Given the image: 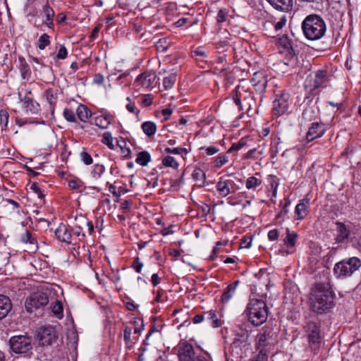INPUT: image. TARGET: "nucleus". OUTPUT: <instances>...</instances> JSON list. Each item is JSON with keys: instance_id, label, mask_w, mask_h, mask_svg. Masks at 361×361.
I'll use <instances>...</instances> for the list:
<instances>
[{"instance_id": "obj_1", "label": "nucleus", "mask_w": 361, "mask_h": 361, "mask_svg": "<svg viewBox=\"0 0 361 361\" xmlns=\"http://www.w3.org/2000/svg\"><path fill=\"white\" fill-rule=\"evenodd\" d=\"M334 293L327 283H319L315 285L312 292L311 305L314 312L322 314L334 305Z\"/></svg>"}, {"instance_id": "obj_2", "label": "nucleus", "mask_w": 361, "mask_h": 361, "mask_svg": "<svg viewBox=\"0 0 361 361\" xmlns=\"http://www.w3.org/2000/svg\"><path fill=\"white\" fill-rule=\"evenodd\" d=\"M302 30L307 39L317 40L324 35L326 30V23L320 16L311 14L303 20Z\"/></svg>"}, {"instance_id": "obj_3", "label": "nucleus", "mask_w": 361, "mask_h": 361, "mask_svg": "<svg viewBox=\"0 0 361 361\" xmlns=\"http://www.w3.org/2000/svg\"><path fill=\"white\" fill-rule=\"evenodd\" d=\"M245 314L253 325L259 326L267 319L268 308L267 304L262 300L250 299Z\"/></svg>"}, {"instance_id": "obj_4", "label": "nucleus", "mask_w": 361, "mask_h": 361, "mask_svg": "<svg viewBox=\"0 0 361 361\" xmlns=\"http://www.w3.org/2000/svg\"><path fill=\"white\" fill-rule=\"evenodd\" d=\"M249 334L247 331H243L237 334L229 349V354H226V361H240L245 356L247 348Z\"/></svg>"}, {"instance_id": "obj_5", "label": "nucleus", "mask_w": 361, "mask_h": 361, "mask_svg": "<svg viewBox=\"0 0 361 361\" xmlns=\"http://www.w3.org/2000/svg\"><path fill=\"white\" fill-rule=\"evenodd\" d=\"M361 267V259L356 257L345 258L337 262L334 268V273L338 279L351 276Z\"/></svg>"}, {"instance_id": "obj_6", "label": "nucleus", "mask_w": 361, "mask_h": 361, "mask_svg": "<svg viewBox=\"0 0 361 361\" xmlns=\"http://www.w3.org/2000/svg\"><path fill=\"white\" fill-rule=\"evenodd\" d=\"M9 343L12 351L15 353H28L33 348L32 339L27 334L12 336Z\"/></svg>"}, {"instance_id": "obj_7", "label": "nucleus", "mask_w": 361, "mask_h": 361, "mask_svg": "<svg viewBox=\"0 0 361 361\" xmlns=\"http://www.w3.org/2000/svg\"><path fill=\"white\" fill-rule=\"evenodd\" d=\"M49 302L47 293L37 291L32 293L27 298L25 307L27 312L32 313L35 310L44 307Z\"/></svg>"}, {"instance_id": "obj_8", "label": "nucleus", "mask_w": 361, "mask_h": 361, "mask_svg": "<svg viewBox=\"0 0 361 361\" xmlns=\"http://www.w3.org/2000/svg\"><path fill=\"white\" fill-rule=\"evenodd\" d=\"M275 340L270 331L259 333L257 336V347L259 354L267 355L273 350Z\"/></svg>"}, {"instance_id": "obj_9", "label": "nucleus", "mask_w": 361, "mask_h": 361, "mask_svg": "<svg viewBox=\"0 0 361 361\" xmlns=\"http://www.w3.org/2000/svg\"><path fill=\"white\" fill-rule=\"evenodd\" d=\"M19 100L23 103V107L27 113L37 114L39 111V104L33 99L31 91H26L25 95L18 93Z\"/></svg>"}, {"instance_id": "obj_10", "label": "nucleus", "mask_w": 361, "mask_h": 361, "mask_svg": "<svg viewBox=\"0 0 361 361\" xmlns=\"http://www.w3.org/2000/svg\"><path fill=\"white\" fill-rule=\"evenodd\" d=\"M290 95L287 93H283L280 97L276 99L273 102L272 111L275 116H281L285 114H289L288 99Z\"/></svg>"}, {"instance_id": "obj_11", "label": "nucleus", "mask_w": 361, "mask_h": 361, "mask_svg": "<svg viewBox=\"0 0 361 361\" xmlns=\"http://www.w3.org/2000/svg\"><path fill=\"white\" fill-rule=\"evenodd\" d=\"M39 343L42 345H49L56 342L58 338L54 328L51 326L42 327L38 332Z\"/></svg>"}, {"instance_id": "obj_12", "label": "nucleus", "mask_w": 361, "mask_h": 361, "mask_svg": "<svg viewBox=\"0 0 361 361\" xmlns=\"http://www.w3.org/2000/svg\"><path fill=\"white\" fill-rule=\"evenodd\" d=\"M216 188L219 195L226 197L230 193H233L239 189L235 183L229 178H221L216 184Z\"/></svg>"}, {"instance_id": "obj_13", "label": "nucleus", "mask_w": 361, "mask_h": 361, "mask_svg": "<svg viewBox=\"0 0 361 361\" xmlns=\"http://www.w3.org/2000/svg\"><path fill=\"white\" fill-rule=\"evenodd\" d=\"M252 85L259 93H263L267 85V75L263 71L255 72L250 80Z\"/></svg>"}, {"instance_id": "obj_14", "label": "nucleus", "mask_w": 361, "mask_h": 361, "mask_svg": "<svg viewBox=\"0 0 361 361\" xmlns=\"http://www.w3.org/2000/svg\"><path fill=\"white\" fill-rule=\"evenodd\" d=\"M195 352L193 346L188 342H180L178 345V357L180 361H193Z\"/></svg>"}, {"instance_id": "obj_15", "label": "nucleus", "mask_w": 361, "mask_h": 361, "mask_svg": "<svg viewBox=\"0 0 361 361\" xmlns=\"http://www.w3.org/2000/svg\"><path fill=\"white\" fill-rule=\"evenodd\" d=\"M156 78L157 75L154 72L145 71L137 77L135 82L137 86L149 89L152 87Z\"/></svg>"}, {"instance_id": "obj_16", "label": "nucleus", "mask_w": 361, "mask_h": 361, "mask_svg": "<svg viewBox=\"0 0 361 361\" xmlns=\"http://www.w3.org/2000/svg\"><path fill=\"white\" fill-rule=\"evenodd\" d=\"M279 43L284 49H287L288 51V56L286 59V61H284L281 65V69L283 72H286L285 68L290 64L293 56L292 53V51L293 50L292 41L288 37L287 35H283L281 38H280Z\"/></svg>"}, {"instance_id": "obj_17", "label": "nucleus", "mask_w": 361, "mask_h": 361, "mask_svg": "<svg viewBox=\"0 0 361 361\" xmlns=\"http://www.w3.org/2000/svg\"><path fill=\"white\" fill-rule=\"evenodd\" d=\"M325 128L322 123H313L306 134V140L310 142L317 137H322L325 133Z\"/></svg>"}, {"instance_id": "obj_18", "label": "nucleus", "mask_w": 361, "mask_h": 361, "mask_svg": "<svg viewBox=\"0 0 361 361\" xmlns=\"http://www.w3.org/2000/svg\"><path fill=\"white\" fill-rule=\"evenodd\" d=\"M292 274H286V277L283 282L284 286V300L286 302L292 303L293 301V283L291 279Z\"/></svg>"}, {"instance_id": "obj_19", "label": "nucleus", "mask_w": 361, "mask_h": 361, "mask_svg": "<svg viewBox=\"0 0 361 361\" xmlns=\"http://www.w3.org/2000/svg\"><path fill=\"white\" fill-rule=\"evenodd\" d=\"M286 237L283 239V245L279 250V252L282 256L286 257L292 253L289 249L293 248V234L290 233V229H286Z\"/></svg>"}, {"instance_id": "obj_20", "label": "nucleus", "mask_w": 361, "mask_h": 361, "mask_svg": "<svg viewBox=\"0 0 361 361\" xmlns=\"http://www.w3.org/2000/svg\"><path fill=\"white\" fill-rule=\"evenodd\" d=\"M55 235L57 239L67 244L71 243V233L68 227L61 224L55 231Z\"/></svg>"}, {"instance_id": "obj_21", "label": "nucleus", "mask_w": 361, "mask_h": 361, "mask_svg": "<svg viewBox=\"0 0 361 361\" xmlns=\"http://www.w3.org/2000/svg\"><path fill=\"white\" fill-rule=\"evenodd\" d=\"M310 206V200L304 198L295 207V216H297V219L302 220L308 214V208Z\"/></svg>"}, {"instance_id": "obj_22", "label": "nucleus", "mask_w": 361, "mask_h": 361, "mask_svg": "<svg viewBox=\"0 0 361 361\" xmlns=\"http://www.w3.org/2000/svg\"><path fill=\"white\" fill-rule=\"evenodd\" d=\"M12 309L10 298L6 295H0V320L5 318Z\"/></svg>"}, {"instance_id": "obj_23", "label": "nucleus", "mask_w": 361, "mask_h": 361, "mask_svg": "<svg viewBox=\"0 0 361 361\" xmlns=\"http://www.w3.org/2000/svg\"><path fill=\"white\" fill-rule=\"evenodd\" d=\"M307 329L310 331L309 341L310 343L314 345L318 344L320 342L319 330L314 322H310L307 325Z\"/></svg>"}, {"instance_id": "obj_24", "label": "nucleus", "mask_w": 361, "mask_h": 361, "mask_svg": "<svg viewBox=\"0 0 361 361\" xmlns=\"http://www.w3.org/2000/svg\"><path fill=\"white\" fill-rule=\"evenodd\" d=\"M113 119L114 116L110 114L99 115L94 118V124L102 129H106L111 123Z\"/></svg>"}, {"instance_id": "obj_25", "label": "nucleus", "mask_w": 361, "mask_h": 361, "mask_svg": "<svg viewBox=\"0 0 361 361\" xmlns=\"http://www.w3.org/2000/svg\"><path fill=\"white\" fill-rule=\"evenodd\" d=\"M239 283L238 281H235L233 283L228 285L221 296V302L223 303L228 302V300L233 298L235 293L236 288Z\"/></svg>"}, {"instance_id": "obj_26", "label": "nucleus", "mask_w": 361, "mask_h": 361, "mask_svg": "<svg viewBox=\"0 0 361 361\" xmlns=\"http://www.w3.org/2000/svg\"><path fill=\"white\" fill-rule=\"evenodd\" d=\"M275 8L281 11H288L292 6V0H267Z\"/></svg>"}, {"instance_id": "obj_27", "label": "nucleus", "mask_w": 361, "mask_h": 361, "mask_svg": "<svg viewBox=\"0 0 361 361\" xmlns=\"http://www.w3.org/2000/svg\"><path fill=\"white\" fill-rule=\"evenodd\" d=\"M77 116L82 122H87L92 116L91 111L83 104H80L76 110Z\"/></svg>"}, {"instance_id": "obj_28", "label": "nucleus", "mask_w": 361, "mask_h": 361, "mask_svg": "<svg viewBox=\"0 0 361 361\" xmlns=\"http://www.w3.org/2000/svg\"><path fill=\"white\" fill-rule=\"evenodd\" d=\"M327 72L326 71L319 70L315 75L314 81V87L319 88L326 82Z\"/></svg>"}, {"instance_id": "obj_29", "label": "nucleus", "mask_w": 361, "mask_h": 361, "mask_svg": "<svg viewBox=\"0 0 361 361\" xmlns=\"http://www.w3.org/2000/svg\"><path fill=\"white\" fill-rule=\"evenodd\" d=\"M143 132L148 136H153L157 131V126L152 121H145L141 126Z\"/></svg>"}, {"instance_id": "obj_30", "label": "nucleus", "mask_w": 361, "mask_h": 361, "mask_svg": "<svg viewBox=\"0 0 361 361\" xmlns=\"http://www.w3.org/2000/svg\"><path fill=\"white\" fill-rule=\"evenodd\" d=\"M150 161V154L147 151H142L139 152L135 159L136 163L141 166H147Z\"/></svg>"}, {"instance_id": "obj_31", "label": "nucleus", "mask_w": 361, "mask_h": 361, "mask_svg": "<svg viewBox=\"0 0 361 361\" xmlns=\"http://www.w3.org/2000/svg\"><path fill=\"white\" fill-rule=\"evenodd\" d=\"M20 65V71L23 79L29 80L30 77V69L29 68L28 64L25 62L24 59H19Z\"/></svg>"}, {"instance_id": "obj_32", "label": "nucleus", "mask_w": 361, "mask_h": 361, "mask_svg": "<svg viewBox=\"0 0 361 361\" xmlns=\"http://www.w3.org/2000/svg\"><path fill=\"white\" fill-rule=\"evenodd\" d=\"M46 97L48 102L50 104L51 109H54L57 102V93L56 91L53 89H48L46 90Z\"/></svg>"}, {"instance_id": "obj_33", "label": "nucleus", "mask_w": 361, "mask_h": 361, "mask_svg": "<svg viewBox=\"0 0 361 361\" xmlns=\"http://www.w3.org/2000/svg\"><path fill=\"white\" fill-rule=\"evenodd\" d=\"M193 179L199 183L200 186H202L205 182V173L200 169H195L192 174Z\"/></svg>"}, {"instance_id": "obj_34", "label": "nucleus", "mask_w": 361, "mask_h": 361, "mask_svg": "<svg viewBox=\"0 0 361 361\" xmlns=\"http://www.w3.org/2000/svg\"><path fill=\"white\" fill-rule=\"evenodd\" d=\"M43 11L46 16V21L47 25L50 27L53 25L52 18L54 16V10L49 6L48 4L44 6Z\"/></svg>"}, {"instance_id": "obj_35", "label": "nucleus", "mask_w": 361, "mask_h": 361, "mask_svg": "<svg viewBox=\"0 0 361 361\" xmlns=\"http://www.w3.org/2000/svg\"><path fill=\"white\" fill-rule=\"evenodd\" d=\"M105 172V167L102 164H95L92 171V176L95 180L99 179Z\"/></svg>"}, {"instance_id": "obj_36", "label": "nucleus", "mask_w": 361, "mask_h": 361, "mask_svg": "<svg viewBox=\"0 0 361 361\" xmlns=\"http://www.w3.org/2000/svg\"><path fill=\"white\" fill-rule=\"evenodd\" d=\"M261 184V179H258L255 176H250L246 180V188L248 190H254Z\"/></svg>"}, {"instance_id": "obj_37", "label": "nucleus", "mask_w": 361, "mask_h": 361, "mask_svg": "<svg viewBox=\"0 0 361 361\" xmlns=\"http://www.w3.org/2000/svg\"><path fill=\"white\" fill-rule=\"evenodd\" d=\"M176 81V75L171 74L168 77H165L163 80V85L166 90H171Z\"/></svg>"}, {"instance_id": "obj_38", "label": "nucleus", "mask_w": 361, "mask_h": 361, "mask_svg": "<svg viewBox=\"0 0 361 361\" xmlns=\"http://www.w3.org/2000/svg\"><path fill=\"white\" fill-rule=\"evenodd\" d=\"M207 320L214 326L217 327L221 325V322L217 319L216 314L214 312H208L206 313Z\"/></svg>"}, {"instance_id": "obj_39", "label": "nucleus", "mask_w": 361, "mask_h": 361, "mask_svg": "<svg viewBox=\"0 0 361 361\" xmlns=\"http://www.w3.org/2000/svg\"><path fill=\"white\" fill-rule=\"evenodd\" d=\"M162 164L164 166L171 167L175 169H178L179 166L175 159L171 156H166L164 157L162 160Z\"/></svg>"}, {"instance_id": "obj_40", "label": "nucleus", "mask_w": 361, "mask_h": 361, "mask_svg": "<svg viewBox=\"0 0 361 361\" xmlns=\"http://www.w3.org/2000/svg\"><path fill=\"white\" fill-rule=\"evenodd\" d=\"M50 44L49 36L47 33L42 35L38 39V48L44 49Z\"/></svg>"}, {"instance_id": "obj_41", "label": "nucleus", "mask_w": 361, "mask_h": 361, "mask_svg": "<svg viewBox=\"0 0 361 361\" xmlns=\"http://www.w3.org/2000/svg\"><path fill=\"white\" fill-rule=\"evenodd\" d=\"M9 114L5 109L0 110V125L1 129H4L7 127L8 123Z\"/></svg>"}, {"instance_id": "obj_42", "label": "nucleus", "mask_w": 361, "mask_h": 361, "mask_svg": "<svg viewBox=\"0 0 361 361\" xmlns=\"http://www.w3.org/2000/svg\"><path fill=\"white\" fill-rule=\"evenodd\" d=\"M102 142L103 144L107 145L110 149H114V145L113 144V137L110 132L104 133Z\"/></svg>"}, {"instance_id": "obj_43", "label": "nucleus", "mask_w": 361, "mask_h": 361, "mask_svg": "<svg viewBox=\"0 0 361 361\" xmlns=\"http://www.w3.org/2000/svg\"><path fill=\"white\" fill-rule=\"evenodd\" d=\"M21 241L25 243H30L31 245L36 244V240L32 237V233L29 231H26L21 235Z\"/></svg>"}, {"instance_id": "obj_44", "label": "nucleus", "mask_w": 361, "mask_h": 361, "mask_svg": "<svg viewBox=\"0 0 361 361\" xmlns=\"http://www.w3.org/2000/svg\"><path fill=\"white\" fill-rule=\"evenodd\" d=\"M247 144L245 138H241L238 142L233 143L231 147L228 150V152H231L233 151H238L245 147Z\"/></svg>"}, {"instance_id": "obj_45", "label": "nucleus", "mask_w": 361, "mask_h": 361, "mask_svg": "<svg viewBox=\"0 0 361 361\" xmlns=\"http://www.w3.org/2000/svg\"><path fill=\"white\" fill-rule=\"evenodd\" d=\"M131 328L126 326L123 331V338L128 348L131 347L133 341L131 340Z\"/></svg>"}, {"instance_id": "obj_46", "label": "nucleus", "mask_w": 361, "mask_h": 361, "mask_svg": "<svg viewBox=\"0 0 361 361\" xmlns=\"http://www.w3.org/2000/svg\"><path fill=\"white\" fill-rule=\"evenodd\" d=\"M228 161V159L226 155L224 154H220L219 156L216 158L214 161V166L216 168H220L225 164H226Z\"/></svg>"}, {"instance_id": "obj_47", "label": "nucleus", "mask_w": 361, "mask_h": 361, "mask_svg": "<svg viewBox=\"0 0 361 361\" xmlns=\"http://www.w3.org/2000/svg\"><path fill=\"white\" fill-rule=\"evenodd\" d=\"M340 233L336 236V241L337 243L342 242L344 239L347 238L348 236V233L345 228V227L340 224Z\"/></svg>"}, {"instance_id": "obj_48", "label": "nucleus", "mask_w": 361, "mask_h": 361, "mask_svg": "<svg viewBox=\"0 0 361 361\" xmlns=\"http://www.w3.org/2000/svg\"><path fill=\"white\" fill-rule=\"evenodd\" d=\"M240 90H241V88L240 87V86L236 87V88L235 90V94L233 97V101H234L235 104L238 106L239 110L243 109L241 101H240V97H241Z\"/></svg>"}, {"instance_id": "obj_49", "label": "nucleus", "mask_w": 361, "mask_h": 361, "mask_svg": "<svg viewBox=\"0 0 361 361\" xmlns=\"http://www.w3.org/2000/svg\"><path fill=\"white\" fill-rule=\"evenodd\" d=\"M63 305L60 302H56L52 306L53 313L58 317H61L63 314Z\"/></svg>"}, {"instance_id": "obj_50", "label": "nucleus", "mask_w": 361, "mask_h": 361, "mask_svg": "<svg viewBox=\"0 0 361 361\" xmlns=\"http://www.w3.org/2000/svg\"><path fill=\"white\" fill-rule=\"evenodd\" d=\"M165 152L169 154H187L188 151L185 148L183 147H176V148H170L166 147L165 149Z\"/></svg>"}, {"instance_id": "obj_51", "label": "nucleus", "mask_w": 361, "mask_h": 361, "mask_svg": "<svg viewBox=\"0 0 361 361\" xmlns=\"http://www.w3.org/2000/svg\"><path fill=\"white\" fill-rule=\"evenodd\" d=\"M63 116L68 121L75 122L76 121L75 113L71 109H65L63 111Z\"/></svg>"}, {"instance_id": "obj_52", "label": "nucleus", "mask_w": 361, "mask_h": 361, "mask_svg": "<svg viewBox=\"0 0 361 361\" xmlns=\"http://www.w3.org/2000/svg\"><path fill=\"white\" fill-rule=\"evenodd\" d=\"M131 267L133 268L137 273L141 272L143 264L140 261V258L138 257L133 259Z\"/></svg>"}, {"instance_id": "obj_53", "label": "nucleus", "mask_w": 361, "mask_h": 361, "mask_svg": "<svg viewBox=\"0 0 361 361\" xmlns=\"http://www.w3.org/2000/svg\"><path fill=\"white\" fill-rule=\"evenodd\" d=\"M80 158L83 163L86 165H90L92 163V158L90 154L86 152H82L80 153Z\"/></svg>"}, {"instance_id": "obj_54", "label": "nucleus", "mask_w": 361, "mask_h": 361, "mask_svg": "<svg viewBox=\"0 0 361 361\" xmlns=\"http://www.w3.org/2000/svg\"><path fill=\"white\" fill-rule=\"evenodd\" d=\"M126 100L128 102V103L126 104V109L130 113H136L137 114H139L140 111H136V106L134 102H132L130 97H127Z\"/></svg>"}, {"instance_id": "obj_55", "label": "nucleus", "mask_w": 361, "mask_h": 361, "mask_svg": "<svg viewBox=\"0 0 361 361\" xmlns=\"http://www.w3.org/2000/svg\"><path fill=\"white\" fill-rule=\"evenodd\" d=\"M227 12L225 10L221 9L217 14L216 20L217 23L221 24L226 21Z\"/></svg>"}, {"instance_id": "obj_56", "label": "nucleus", "mask_w": 361, "mask_h": 361, "mask_svg": "<svg viewBox=\"0 0 361 361\" xmlns=\"http://www.w3.org/2000/svg\"><path fill=\"white\" fill-rule=\"evenodd\" d=\"M68 51L66 48L64 46H61L57 54H56V59H65L67 56Z\"/></svg>"}, {"instance_id": "obj_57", "label": "nucleus", "mask_w": 361, "mask_h": 361, "mask_svg": "<svg viewBox=\"0 0 361 361\" xmlns=\"http://www.w3.org/2000/svg\"><path fill=\"white\" fill-rule=\"evenodd\" d=\"M134 324L135 325V327L134 329V333L135 334H140L141 331L143 329L144 324L143 321L142 320H135Z\"/></svg>"}, {"instance_id": "obj_58", "label": "nucleus", "mask_w": 361, "mask_h": 361, "mask_svg": "<svg viewBox=\"0 0 361 361\" xmlns=\"http://www.w3.org/2000/svg\"><path fill=\"white\" fill-rule=\"evenodd\" d=\"M142 104L145 106H149L152 103V97L151 94H145L142 99Z\"/></svg>"}, {"instance_id": "obj_59", "label": "nucleus", "mask_w": 361, "mask_h": 361, "mask_svg": "<svg viewBox=\"0 0 361 361\" xmlns=\"http://www.w3.org/2000/svg\"><path fill=\"white\" fill-rule=\"evenodd\" d=\"M279 237V232L276 229H273L269 231L268 233V238L270 240H275Z\"/></svg>"}, {"instance_id": "obj_60", "label": "nucleus", "mask_w": 361, "mask_h": 361, "mask_svg": "<svg viewBox=\"0 0 361 361\" xmlns=\"http://www.w3.org/2000/svg\"><path fill=\"white\" fill-rule=\"evenodd\" d=\"M205 151L207 155H213L219 151V149L214 146H209L205 148Z\"/></svg>"}, {"instance_id": "obj_61", "label": "nucleus", "mask_w": 361, "mask_h": 361, "mask_svg": "<svg viewBox=\"0 0 361 361\" xmlns=\"http://www.w3.org/2000/svg\"><path fill=\"white\" fill-rule=\"evenodd\" d=\"M286 18L283 16L282 17L280 20L275 25V29L276 30H281L286 24Z\"/></svg>"}, {"instance_id": "obj_62", "label": "nucleus", "mask_w": 361, "mask_h": 361, "mask_svg": "<svg viewBox=\"0 0 361 361\" xmlns=\"http://www.w3.org/2000/svg\"><path fill=\"white\" fill-rule=\"evenodd\" d=\"M68 186L73 190H76L80 187V184L77 180H71L68 182Z\"/></svg>"}, {"instance_id": "obj_63", "label": "nucleus", "mask_w": 361, "mask_h": 361, "mask_svg": "<svg viewBox=\"0 0 361 361\" xmlns=\"http://www.w3.org/2000/svg\"><path fill=\"white\" fill-rule=\"evenodd\" d=\"M267 355H264L262 353L258 354L257 356L254 357L251 361H267Z\"/></svg>"}, {"instance_id": "obj_64", "label": "nucleus", "mask_w": 361, "mask_h": 361, "mask_svg": "<svg viewBox=\"0 0 361 361\" xmlns=\"http://www.w3.org/2000/svg\"><path fill=\"white\" fill-rule=\"evenodd\" d=\"M188 22V19L185 18H182L180 19H179L178 20H177L176 23H175V25L177 27H183V25H185Z\"/></svg>"}]
</instances>
